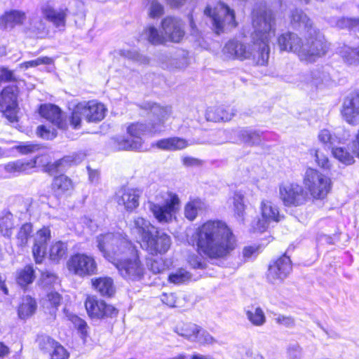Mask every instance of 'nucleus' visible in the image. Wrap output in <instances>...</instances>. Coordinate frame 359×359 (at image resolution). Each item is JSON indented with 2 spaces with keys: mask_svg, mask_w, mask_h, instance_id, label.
<instances>
[{
  "mask_svg": "<svg viewBox=\"0 0 359 359\" xmlns=\"http://www.w3.org/2000/svg\"><path fill=\"white\" fill-rule=\"evenodd\" d=\"M252 44H245L238 40L229 41L222 49L225 59L243 61L252 60L258 65H266L269 58V43L275 35L273 17L265 4L257 6L252 11Z\"/></svg>",
  "mask_w": 359,
  "mask_h": 359,
  "instance_id": "f257e3e1",
  "label": "nucleus"
},
{
  "mask_svg": "<svg viewBox=\"0 0 359 359\" xmlns=\"http://www.w3.org/2000/svg\"><path fill=\"white\" fill-rule=\"evenodd\" d=\"M291 24L295 28L306 30L304 42L294 33L287 32L278 39L280 50L295 53L301 61L313 63L325 56L330 48V44L324 35L312 25L311 20L302 10L292 12Z\"/></svg>",
  "mask_w": 359,
  "mask_h": 359,
  "instance_id": "f03ea898",
  "label": "nucleus"
},
{
  "mask_svg": "<svg viewBox=\"0 0 359 359\" xmlns=\"http://www.w3.org/2000/svg\"><path fill=\"white\" fill-rule=\"evenodd\" d=\"M97 248L127 280L139 281L144 276L145 268L136 247L120 233H107L97 238Z\"/></svg>",
  "mask_w": 359,
  "mask_h": 359,
  "instance_id": "7ed1b4c3",
  "label": "nucleus"
},
{
  "mask_svg": "<svg viewBox=\"0 0 359 359\" xmlns=\"http://www.w3.org/2000/svg\"><path fill=\"white\" fill-rule=\"evenodd\" d=\"M188 242L196 245L197 251L210 259H222L236 248V238L231 229L222 220H208L198 226Z\"/></svg>",
  "mask_w": 359,
  "mask_h": 359,
  "instance_id": "20e7f679",
  "label": "nucleus"
},
{
  "mask_svg": "<svg viewBox=\"0 0 359 359\" xmlns=\"http://www.w3.org/2000/svg\"><path fill=\"white\" fill-rule=\"evenodd\" d=\"M180 200L178 196L170 191L160 192L148 201V208L160 224H168L175 219Z\"/></svg>",
  "mask_w": 359,
  "mask_h": 359,
  "instance_id": "39448f33",
  "label": "nucleus"
},
{
  "mask_svg": "<svg viewBox=\"0 0 359 359\" xmlns=\"http://www.w3.org/2000/svg\"><path fill=\"white\" fill-rule=\"evenodd\" d=\"M305 191L313 200H323L330 192L332 181L325 175L313 168H308L303 178Z\"/></svg>",
  "mask_w": 359,
  "mask_h": 359,
  "instance_id": "423d86ee",
  "label": "nucleus"
},
{
  "mask_svg": "<svg viewBox=\"0 0 359 359\" xmlns=\"http://www.w3.org/2000/svg\"><path fill=\"white\" fill-rule=\"evenodd\" d=\"M204 14L211 18L217 34L225 29L235 27L237 25L233 10L222 2L217 3L214 8L207 6Z\"/></svg>",
  "mask_w": 359,
  "mask_h": 359,
  "instance_id": "0eeeda50",
  "label": "nucleus"
},
{
  "mask_svg": "<svg viewBox=\"0 0 359 359\" xmlns=\"http://www.w3.org/2000/svg\"><path fill=\"white\" fill-rule=\"evenodd\" d=\"M18 85L5 87L0 94V111L10 122L18 121Z\"/></svg>",
  "mask_w": 359,
  "mask_h": 359,
  "instance_id": "6e6552de",
  "label": "nucleus"
},
{
  "mask_svg": "<svg viewBox=\"0 0 359 359\" xmlns=\"http://www.w3.org/2000/svg\"><path fill=\"white\" fill-rule=\"evenodd\" d=\"M279 196L283 205L287 207L303 205L310 198L304 187L297 183L281 184L279 187Z\"/></svg>",
  "mask_w": 359,
  "mask_h": 359,
  "instance_id": "1a4fd4ad",
  "label": "nucleus"
},
{
  "mask_svg": "<svg viewBox=\"0 0 359 359\" xmlns=\"http://www.w3.org/2000/svg\"><path fill=\"white\" fill-rule=\"evenodd\" d=\"M261 218L252 224V229L256 232H264L271 222H278L280 215L278 208L271 201L262 200L260 206Z\"/></svg>",
  "mask_w": 359,
  "mask_h": 359,
  "instance_id": "9d476101",
  "label": "nucleus"
},
{
  "mask_svg": "<svg viewBox=\"0 0 359 359\" xmlns=\"http://www.w3.org/2000/svg\"><path fill=\"white\" fill-rule=\"evenodd\" d=\"M171 244L170 236L156 229L143 243H141V247L150 255H162L170 250Z\"/></svg>",
  "mask_w": 359,
  "mask_h": 359,
  "instance_id": "9b49d317",
  "label": "nucleus"
},
{
  "mask_svg": "<svg viewBox=\"0 0 359 359\" xmlns=\"http://www.w3.org/2000/svg\"><path fill=\"white\" fill-rule=\"evenodd\" d=\"M67 265L70 272L81 277L91 276L97 271L94 258L85 254L78 253L72 256Z\"/></svg>",
  "mask_w": 359,
  "mask_h": 359,
  "instance_id": "f8f14e48",
  "label": "nucleus"
},
{
  "mask_svg": "<svg viewBox=\"0 0 359 359\" xmlns=\"http://www.w3.org/2000/svg\"><path fill=\"white\" fill-rule=\"evenodd\" d=\"M330 81L329 74L323 68H316L307 74H299L295 83L301 88L322 89Z\"/></svg>",
  "mask_w": 359,
  "mask_h": 359,
  "instance_id": "ddd939ff",
  "label": "nucleus"
},
{
  "mask_svg": "<svg viewBox=\"0 0 359 359\" xmlns=\"http://www.w3.org/2000/svg\"><path fill=\"white\" fill-rule=\"evenodd\" d=\"M341 114L343 119L350 125L359 123V91L355 90L348 94L344 99Z\"/></svg>",
  "mask_w": 359,
  "mask_h": 359,
  "instance_id": "4468645a",
  "label": "nucleus"
},
{
  "mask_svg": "<svg viewBox=\"0 0 359 359\" xmlns=\"http://www.w3.org/2000/svg\"><path fill=\"white\" fill-rule=\"evenodd\" d=\"M40 13L45 20L50 22L57 27H65L68 9L66 7L55 8L53 1L43 2L39 8Z\"/></svg>",
  "mask_w": 359,
  "mask_h": 359,
  "instance_id": "2eb2a0df",
  "label": "nucleus"
},
{
  "mask_svg": "<svg viewBox=\"0 0 359 359\" xmlns=\"http://www.w3.org/2000/svg\"><path fill=\"white\" fill-rule=\"evenodd\" d=\"M291 271V260L289 257L284 255L269 265L267 278L273 284L280 283Z\"/></svg>",
  "mask_w": 359,
  "mask_h": 359,
  "instance_id": "dca6fc26",
  "label": "nucleus"
},
{
  "mask_svg": "<svg viewBox=\"0 0 359 359\" xmlns=\"http://www.w3.org/2000/svg\"><path fill=\"white\" fill-rule=\"evenodd\" d=\"M161 29L166 41L180 42L184 36V25L177 18L167 16L161 21Z\"/></svg>",
  "mask_w": 359,
  "mask_h": 359,
  "instance_id": "f3484780",
  "label": "nucleus"
},
{
  "mask_svg": "<svg viewBox=\"0 0 359 359\" xmlns=\"http://www.w3.org/2000/svg\"><path fill=\"white\" fill-rule=\"evenodd\" d=\"M85 306L91 318H102L112 317L117 314V311L114 306L94 297H88L86 299Z\"/></svg>",
  "mask_w": 359,
  "mask_h": 359,
  "instance_id": "a211bd4d",
  "label": "nucleus"
},
{
  "mask_svg": "<svg viewBox=\"0 0 359 359\" xmlns=\"http://www.w3.org/2000/svg\"><path fill=\"white\" fill-rule=\"evenodd\" d=\"M144 107L149 109L151 113L155 117L151 123V131L153 133L160 132L163 128L165 122L172 114V107L170 106H160L156 103H145Z\"/></svg>",
  "mask_w": 359,
  "mask_h": 359,
  "instance_id": "6ab92c4d",
  "label": "nucleus"
},
{
  "mask_svg": "<svg viewBox=\"0 0 359 359\" xmlns=\"http://www.w3.org/2000/svg\"><path fill=\"white\" fill-rule=\"evenodd\" d=\"M130 233L137 239H140V244L143 243L151 234L156 229L147 219L137 216L129 224Z\"/></svg>",
  "mask_w": 359,
  "mask_h": 359,
  "instance_id": "aec40b11",
  "label": "nucleus"
},
{
  "mask_svg": "<svg viewBox=\"0 0 359 359\" xmlns=\"http://www.w3.org/2000/svg\"><path fill=\"white\" fill-rule=\"evenodd\" d=\"M142 195L141 190L133 188H121L116 195V200L119 205H123L127 211H133L139 206V200Z\"/></svg>",
  "mask_w": 359,
  "mask_h": 359,
  "instance_id": "412c9836",
  "label": "nucleus"
},
{
  "mask_svg": "<svg viewBox=\"0 0 359 359\" xmlns=\"http://www.w3.org/2000/svg\"><path fill=\"white\" fill-rule=\"evenodd\" d=\"M50 238L51 233L48 227H43L36 233L32 253L36 264L43 262L46 253V244Z\"/></svg>",
  "mask_w": 359,
  "mask_h": 359,
  "instance_id": "4be33fe9",
  "label": "nucleus"
},
{
  "mask_svg": "<svg viewBox=\"0 0 359 359\" xmlns=\"http://www.w3.org/2000/svg\"><path fill=\"white\" fill-rule=\"evenodd\" d=\"M39 113L42 117L45 118L55 126L60 129H66L67 122L63 118L60 109L54 104L41 105Z\"/></svg>",
  "mask_w": 359,
  "mask_h": 359,
  "instance_id": "5701e85b",
  "label": "nucleus"
},
{
  "mask_svg": "<svg viewBox=\"0 0 359 359\" xmlns=\"http://www.w3.org/2000/svg\"><path fill=\"white\" fill-rule=\"evenodd\" d=\"M80 103L81 105H84L83 113L87 121L98 122L104 118L107 109L103 104L95 100Z\"/></svg>",
  "mask_w": 359,
  "mask_h": 359,
  "instance_id": "b1692460",
  "label": "nucleus"
},
{
  "mask_svg": "<svg viewBox=\"0 0 359 359\" xmlns=\"http://www.w3.org/2000/svg\"><path fill=\"white\" fill-rule=\"evenodd\" d=\"M27 20L25 12L20 10H11L0 17V27L3 29H12L15 26L22 25Z\"/></svg>",
  "mask_w": 359,
  "mask_h": 359,
  "instance_id": "393cba45",
  "label": "nucleus"
},
{
  "mask_svg": "<svg viewBox=\"0 0 359 359\" xmlns=\"http://www.w3.org/2000/svg\"><path fill=\"white\" fill-rule=\"evenodd\" d=\"M206 203L199 198H191L184 208V217L191 222L207 210Z\"/></svg>",
  "mask_w": 359,
  "mask_h": 359,
  "instance_id": "a878e982",
  "label": "nucleus"
},
{
  "mask_svg": "<svg viewBox=\"0 0 359 359\" xmlns=\"http://www.w3.org/2000/svg\"><path fill=\"white\" fill-rule=\"evenodd\" d=\"M189 143L185 139L179 137L164 138L156 142L153 146L165 151H178L187 148Z\"/></svg>",
  "mask_w": 359,
  "mask_h": 359,
  "instance_id": "bb28decb",
  "label": "nucleus"
},
{
  "mask_svg": "<svg viewBox=\"0 0 359 359\" xmlns=\"http://www.w3.org/2000/svg\"><path fill=\"white\" fill-rule=\"evenodd\" d=\"M234 116L233 109L222 106L210 107L208 109L205 117L208 121L217 122L220 121H230Z\"/></svg>",
  "mask_w": 359,
  "mask_h": 359,
  "instance_id": "cd10ccee",
  "label": "nucleus"
},
{
  "mask_svg": "<svg viewBox=\"0 0 359 359\" xmlns=\"http://www.w3.org/2000/svg\"><path fill=\"white\" fill-rule=\"evenodd\" d=\"M36 163V159L30 161L18 160L7 163L5 165L4 168L6 172L13 175L22 172L28 173L32 169L35 168Z\"/></svg>",
  "mask_w": 359,
  "mask_h": 359,
  "instance_id": "c85d7f7f",
  "label": "nucleus"
},
{
  "mask_svg": "<svg viewBox=\"0 0 359 359\" xmlns=\"http://www.w3.org/2000/svg\"><path fill=\"white\" fill-rule=\"evenodd\" d=\"M200 326L191 323H181L175 327V332L191 342H195Z\"/></svg>",
  "mask_w": 359,
  "mask_h": 359,
  "instance_id": "c756f323",
  "label": "nucleus"
},
{
  "mask_svg": "<svg viewBox=\"0 0 359 359\" xmlns=\"http://www.w3.org/2000/svg\"><path fill=\"white\" fill-rule=\"evenodd\" d=\"M238 136L243 142L250 146L259 144L265 138L264 133L253 129H241L238 131Z\"/></svg>",
  "mask_w": 359,
  "mask_h": 359,
  "instance_id": "7c9ffc66",
  "label": "nucleus"
},
{
  "mask_svg": "<svg viewBox=\"0 0 359 359\" xmlns=\"http://www.w3.org/2000/svg\"><path fill=\"white\" fill-rule=\"evenodd\" d=\"M36 302L30 296H25L22 298L18 309V317L25 320L31 317L36 310Z\"/></svg>",
  "mask_w": 359,
  "mask_h": 359,
  "instance_id": "2f4dec72",
  "label": "nucleus"
},
{
  "mask_svg": "<svg viewBox=\"0 0 359 359\" xmlns=\"http://www.w3.org/2000/svg\"><path fill=\"white\" fill-rule=\"evenodd\" d=\"M112 147L116 150H137L142 149V142L140 140L126 139L124 137H117L112 139Z\"/></svg>",
  "mask_w": 359,
  "mask_h": 359,
  "instance_id": "473e14b6",
  "label": "nucleus"
},
{
  "mask_svg": "<svg viewBox=\"0 0 359 359\" xmlns=\"http://www.w3.org/2000/svg\"><path fill=\"white\" fill-rule=\"evenodd\" d=\"M245 313L248 320L255 326L261 327L266 321L265 313L259 306H248L245 309Z\"/></svg>",
  "mask_w": 359,
  "mask_h": 359,
  "instance_id": "72a5a7b5",
  "label": "nucleus"
},
{
  "mask_svg": "<svg viewBox=\"0 0 359 359\" xmlns=\"http://www.w3.org/2000/svg\"><path fill=\"white\" fill-rule=\"evenodd\" d=\"M93 286L102 295L111 297L115 292L113 280L111 278L102 277L92 280Z\"/></svg>",
  "mask_w": 359,
  "mask_h": 359,
  "instance_id": "f704fd0d",
  "label": "nucleus"
},
{
  "mask_svg": "<svg viewBox=\"0 0 359 359\" xmlns=\"http://www.w3.org/2000/svg\"><path fill=\"white\" fill-rule=\"evenodd\" d=\"M67 253V245L66 243L57 241H53L49 248V258L55 262H59L65 258Z\"/></svg>",
  "mask_w": 359,
  "mask_h": 359,
  "instance_id": "c9c22d12",
  "label": "nucleus"
},
{
  "mask_svg": "<svg viewBox=\"0 0 359 359\" xmlns=\"http://www.w3.org/2000/svg\"><path fill=\"white\" fill-rule=\"evenodd\" d=\"M83 155L82 154H73L72 156H65L52 165H50V170L55 169L56 171L62 172L67 167L72 164H78L81 162L83 159Z\"/></svg>",
  "mask_w": 359,
  "mask_h": 359,
  "instance_id": "e433bc0d",
  "label": "nucleus"
},
{
  "mask_svg": "<svg viewBox=\"0 0 359 359\" xmlns=\"http://www.w3.org/2000/svg\"><path fill=\"white\" fill-rule=\"evenodd\" d=\"M151 125L147 126L142 123H134L127 128V133L133 140H140L142 143V137L147 133H154L151 131Z\"/></svg>",
  "mask_w": 359,
  "mask_h": 359,
  "instance_id": "4c0bfd02",
  "label": "nucleus"
},
{
  "mask_svg": "<svg viewBox=\"0 0 359 359\" xmlns=\"http://www.w3.org/2000/svg\"><path fill=\"white\" fill-rule=\"evenodd\" d=\"M52 187L57 195H61L72 190L73 189V183L68 177L60 175L54 178Z\"/></svg>",
  "mask_w": 359,
  "mask_h": 359,
  "instance_id": "58836bf2",
  "label": "nucleus"
},
{
  "mask_svg": "<svg viewBox=\"0 0 359 359\" xmlns=\"http://www.w3.org/2000/svg\"><path fill=\"white\" fill-rule=\"evenodd\" d=\"M142 37L153 45L162 44L166 41L165 34L163 32L160 34L154 26L147 27L142 32Z\"/></svg>",
  "mask_w": 359,
  "mask_h": 359,
  "instance_id": "ea45409f",
  "label": "nucleus"
},
{
  "mask_svg": "<svg viewBox=\"0 0 359 359\" xmlns=\"http://www.w3.org/2000/svg\"><path fill=\"white\" fill-rule=\"evenodd\" d=\"M228 203L232 204L235 215L243 219L245 209L244 195L240 191H236L233 196L229 199Z\"/></svg>",
  "mask_w": 359,
  "mask_h": 359,
  "instance_id": "a19ab883",
  "label": "nucleus"
},
{
  "mask_svg": "<svg viewBox=\"0 0 359 359\" xmlns=\"http://www.w3.org/2000/svg\"><path fill=\"white\" fill-rule=\"evenodd\" d=\"M191 278V273L186 269L180 268L170 273L168 281L175 285H180L188 283Z\"/></svg>",
  "mask_w": 359,
  "mask_h": 359,
  "instance_id": "79ce46f5",
  "label": "nucleus"
},
{
  "mask_svg": "<svg viewBox=\"0 0 359 359\" xmlns=\"http://www.w3.org/2000/svg\"><path fill=\"white\" fill-rule=\"evenodd\" d=\"M339 53L344 62L347 64H359V48H353L345 46L341 48Z\"/></svg>",
  "mask_w": 359,
  "mask_h": 359,
  "instance_id": "37998d69",
  "label": "nucleus"
},
{
  "mask_svg": "<svg viewBox=\"0 0 359 359\" xmlns=\"http://www.w3.org/2000/svg\"><path fill=\"white\" fill-rule=\"evenodd\" d=\"M34 269L31 266H26L18 273L17 282L21 286H26L34 280Z\"/></svg>",
  "mask_w": 359,
  "mask_h": 359,
  "instance_id": "c03bdc74",
  "label": "nucleus"
},
{
  "mask_svg": "<svg viewBox=\"0 0 359 359\" xmlns=\"http://www.w3.org/2000/svg\"><path fill=\"white\" fill-rule=\"evenodd\" d=\"M83 105L79 103L74 108L72 115L69 118V124L74 129H79L81 126V116H84Z\"/></svg>",
  "mask_w": 359,
  "mask_h": 359,
  "instance_id": "a18cd8bd",
  "label": "nucleus"
},
{
  "mask_svg": "<svg viewBox=\"0 0 359 359\" xmlns=\"http://www.w3.org/2000/svg\"><path fill=\"white\" fill-rule=\"evenodd\" d=\"M27 28L33 32H41L46 29V22L42 16L34 14L29 19Z\"/></svg>",
  "mask_w": 359,
  "mask_h": 359,
  "instance_id": "49530a36",
  "label": "nucleus"
},
{
  "mask_svg": "<svg viewBox=\"0 0 359 359\" xmlns=\"http://www.w3.org/2000/svg\"><path fill=\"white\" fill-rule=\"evenodd\" d=\"M13 215L11 213H6L0 219V233L6 237H9L12 234L13 222L12 221Z\"/></svg>",
  "mask_w": 359,
  "mask_h": 359,
  "instance_id": "de8ad7c7",
  "label": "nucleus"
},
{
  "mask_svg": "<svg viewBox=\"0 0 359 359\" xmlns=\"http://www.w3.org/2000/svg\"><path fill=\"white\" fill-rule=\"evenodd\" d=\"M318 138L320 142L328 147H333V145L339 142L338 138L332 135L327 129H322L320 130Z\"/></svg>",
  "mask_w": 359,
  "mask_h": 359,
  "instance_id": "09e8293b",
  "label": "nucleus"
},
{
  "mask_svg": "<svg viewBox=\"0 0 359 359\" xmlns=\"http://www.w3.org/2000/svg\"><path fill=\"white\" fill-rule=\"evenodd\" d=\"M119 54L128 60L140 64H147L149 61L147 56L140 54L136 50L123 49L119 51Z\"/></svg>",
  "mask_w": 359,
  "mask_h": 359,
  "instance_id": "8fccbe9b",
  "label": "nucleus"
},
{
  "mask_svg": "<svg viewBox=\"0 0 359 359\" xmlns=\"http://www.w3.org/2000/svg\"><path fill=\"white\" fill-rule=\"evenodd\" d=\"M147 7L149 15L152 18H159L164 13V6L158 0H149Z\"/></svg>",
  "mask_w": 359,
  "mask_h": 359,
  "instance_id": "3c124183",
  "label": "nucleus"
},
{
  "mask_svg": "<svg viewBox=\"0 0 359 359\" xmlns=\"http://www.w3.org/2000/svg\"><path fill=\"white\" fill-rule=\"evenodd\" d=\"M38 343L41 349L44 351H55L57 346H62L57 341L46 335H41L38 337Z\"/></svg>",
  "mask_w": 359,
  "mask_h": 359,
  "instance_id": "603ef678",
  "label": "nucleus"
},
{
  "mask_svg": "<svg viewBox=\"0 0 359 359\" xmlns=\"http://www.w3.org/2000/svg\"><path fill=\"white\" fill-rule=\"evenodd\" d=\"M32 232V226L31 224L26 223L21 226L17 235V239L20 245L22 246L27 244Z\"/></svg>",
  "mask_w": 359,
  "mask_h": 359,
  "instance_id": "864d4df0",
  "label": "nucleus"
},
{
  "mask_svg": "<svg viewBox=\"0 0 359 359\" xmlns=\"http://www.w3.org/2000/svg\"><path fill=\"white\" fill-rule=\"evenodd\" d=\"M53 62V60L51 57L44 56L39 57L35 60H29L21 63L20 65V68L27 69L30 67H36L42 65H50Z\"/></svg>",
  "mask_w": 359,
  "mask_h": 359,
  "instance_id": "5fc2aeb1",
  "label": "nucleus"
},
{
  "mask_svg": "<svg viewBox=\"0 0 359 359\" xmlns=\"http://www.w3.org/2000/svg\"><path fill=\"white\" fill-rule=\"evenodd\" d=\"M217 342V340L206 330L200 327L198 334L194 343L201 345H212Z\"/></svg>",
  "mask_w": 359,
  "mask_h": 359,
  "instance_id": "6e6d98bb",
  "label": "nucleus"
},
{
  "mask_svg": "<svg viewBox=\"0 0 359 359\" xmlns=\"http://www.w3.org/2000/svg\"><path fill=\"white\" fill-rule=\"evenodd\" d=\"M148 266L154 273H161L168 268L166 261L163 258L151 259L150 262H148Z\"/></svg>",
  "mask_w": 359,
  "mask_h": 359,
  "instance_id": "4d7b16f0",
  "label": "nucleus"
},
{
  "mask_svg": "<svg viewBox=\"0 0 359 359\" xmlns=\"http://www.w3.org/2000/svg\"><path fill=\"white\" fill-rule=\"evenodd\" d=\"M36 133L39 137L46 140L53 139L57 135L55 129L48 128L46 126H39Z\"/></svg>",
  "mask_w": 359,
  "mask_h": 359,
  "instance_id": "13d9d810",
  "label": "nucleus"
},
{
  "mask_svg": "<svg viewBox=\"0 0 359 359\" xmlns=\"http://www.w3.org/2000/svg\"><path fill=\"white\" fill-rule=\"evenodd\" d=\"M69 320L74 323L75 327H77L78 330L80 332L82 338L86 337L87 334V324L86 323L78 317L77 316L72 315L70 316Z\"/></svg>",
  "mask_w": 359,
  "mask_h": 359,
  "instance_id": "bf43d9fd",
  "label": "nucleus"
},
{
  "mask_svg": "<svg viewBox=\"0 0 359 359\" xmlns=\"http://www.w3.org/2000/svg\"><path fill=\"white\" fill-rule=\"evenodd\" d=\"M5 82H13L11 85L20 84V81H17L13 75V72L8 69L2 68L0 69V83Z\"/></svg>",
  "mask_w": 359,
  "mask_h": 359,
  "instance_id": "052dcab7",
  "label": "nucleus"
},
{
  "mask_svg": "<svg viewBox=\"0 0 359 359\" xmlns=\"http://www.w3.org/2000/svg\"><path fill=\"white\" fill-rule=\"evenodd\" d=\"M353 21V19L348 18H333L330 20V24L340 29L348 28L351 29Z\"/></svg>",
  "mask_w": 359,
  "mask_h": 359,
  "instance_id": "680f3d73",
  "label": "nucleus"
},
{
  "mask_svg": "<svg viewBox=\"0 0 359 359\" xmlns=\"http://www.w3.org/2000/svg\"><path fill=\"white\" fill-rule=\"evenodd\" d=\"M310 152L311 155H314L316 161L319 166L323 168H329V160L326 156L315 149H311Z\"/></svg>",
  "mask_w": 359,
  "mask_h": 359,
  "instance_id": "e2e57ef3",
  "label": "nucleus"
},
{
  "mask_svg": "<svg viewBox=\"0 0 359 359\" xmlns=\"http://www.w3.org/2000/svg\"><path fill=\"white\" fill-rule=\"evenodd\" d=\"M302 348L297 344H290L287 348V359H302Z\"/></svg>",
  "mask_w": 359,
  "mask_h": 359,
  "instance_id": "0e129e2a",
  "label": "nucleus"
},
{
  "mask_svg": "<svg viewBox=\"0 0 359 359\" xmlns=\"http://www.w3.org/2000/svg\"><path fill=\"white\" fill-rule=\"evenodd\" d=\"M259 247L257 245L246 246L243 250V257L245 261L255 258L259 254Z\"/></svg>",
  "mask_w": 359,
  "mask_h": 359,
  "instance_id": "69168bd1",
  "label": "nucleus"
},
{
  "mask_svg": "<svg viewBox=\"0 0 359 359\" xmlns=\"http://www.w3.org/2000/svg\"><path fill=\"white\" fill-rule=\"evenodd\" d=\"M39 149L40 146L39 144H32L29 142L20 144L16 147V149L22 154L33 153L38 151Z\"/></svg>",
  "mask_w": 359,
  "mask_h": 359,
  "instance_id": "338daca9",
  "label": "nucleus"
},
{
  "mask_svg": "<svg viewBox=\"0 0 359 359\" xmlns=\"http://www.w3.org/2000/svg\"><path fill=\"white\" fill-rule=\"evenodd\" d=\"M69 353L63 346H57L51 355V359H68Z\"/></svg>",
  "mask_w": 359,
  "mask_h": 359,
  "instance_id": "774afa93",
  "label": "nucleus"
}]
</instances>
